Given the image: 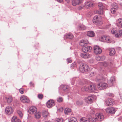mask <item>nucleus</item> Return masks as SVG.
Instances as JSON below:
<instances>
[{"label": "nucleus", "instance_id": "nucleus-1", "mask_svg": "<svg viewBox=\"0 0 122 122\" xmlns=\"http://www.w3.org/2000/svg\"><path fill=\"white\" fill-rule=\"evenodd\" d=\"M104 118V116L102 113H96L95 117L90 118V120L92 122H95L97 121H101Z\"/></svg>", "mask_w": 122, "mask_h": 122}, {"label": "nucleus", "instance_id": "nucleus-2", "mask_svg": "<svg viewBox=\"0 0 122 122\" xmlns=\"http://www.w3.org/2000/svg\"><path fill=\"white\" fill-rule=\"evenodd\" d=\"M80 71L81 72L87 73L89 71L90 69L89 66L86 64H82L79 68Z\"/></svg>", "mask_w": 122, "mask_h": 122}, {"label": "nucleus", "instance_id": "nucleus-3", "mask_svg": "<svg viewBox=\"0 0 122 122\" xmlns=\"http://www.w3.org/2000/svg\"><path fill=\"white\" fill-rule=\"evenodd\" d=\"M93 21L94 23L99 25H102L103 23L102 22L101 20V18H99L97 15L94 17Z\"/></svg>", "mask_w": 122, "mask_h": 122}, {"label": "nucleus", "instance_id": "nucleus-4", "mask_svg": "<svg viewBox=\"0 0 122 122\" xmlns=\"http://www.w3.org/2000/svg\"><path fill=\"white\" fill-rule=\"evenodd\" d=\"M96 97L94 95H92L88 96L85 98V102L89 104H91L92 102L94 100Z\"/></svg>", "mask_w": 122, "mask_h": 122}, {"label": "nucleus", "instance_id": "nucleus-5", "mask_svg": "<svg viewBox=\"0 0 122 122\" xmlns=\"http://www.w3.org/2000/svg\"><path fill=\"white\" fill-rule=\"evenodd\" d=\"M107 84L104 82L100 83L97 85L98 88L100 90H103L106 89L107 86Z\"/></svg>", "mask_w": 122, "mask_h": 122}, {"label": "nucleus", "instance_id": "nucleus-6", "mask_svg": "<svg viewBox=\"0 0 122 122\" xmlns=\"http://www.w3.org/2000/svg\"><path fill=\"white\" fill-rule=\"evenodd\" d=\"M115 103V101L112 98L107 99L105 102V105L107 106H111L114 105Z\"/></svg>", "mask_w": 122, "mask_h": 122}, {"label": "nucleus", "instance_id": "nucleus-7", "mask_svg": "<svg viewBox=\"0 0 122 122\" xmlns=\"http://www.w3.org/2000/svg\"><path fill=\"white\" fill-rule=\"evenodd\" d=\"M93 2L92 1H86L84 3V6L87 8L93 7L94 4Z\"/></svg>", "mask_w": 122, "mask_h": 122}, {"label": "nucleus", "instance_id": "nucleus-8", "mask_svg": "<svg viewBox=\"0 0 122 122\" xmlns=\"http://www.w3.org/2000/svg\"><path fill=\"white\" fill-rule=\"evenodd\" d=\"M94 53L96 54H99L102 52L101 49L97 46H96L94 47Z\"/></svg>", "mask_w": 122, "mask_h": 122}, {"label": "nucleus", "instance_id": "nucleus-9", "mask_svg": "<svg viewBox=\"0 0 122 122\" xmlns=\"http://www.w3.org/2000/svg\"><path fill=\"white\" fill-rule=\"evenodd\" d=\"M20 100L23 103H28L29 102L30 100L28 97L25 96H22L20 98Z\"/></svg>", "mask_w": 122, "mask_h": 122}, {"label": "nucleus", "instance_id": "nucleus-10", "mask_svg": "<svg viewBox=\"0 0 122 122\" xmlns=\"http://www.w3.org/2000/svg\"><path fill=\"white\" fill-rule=\"evenodd\" d=\"M46 106L48 108L51 107L55 105L54 101L51 99L50 100L48 101L46 103Z\"/></svg>", "mask_w": 122, "mask_h": 122}, {"label": "nucleus", "instance_id": "nucleus-11", "mask_svg": "<svg viewBox=\"0 0 122 122\" xmlns=\"http://www.w3.org/2000/svg\"><path fill=\"white\" fill-rule=\"evenodd\" d=\"M88 43V41L86 39L82 40L79 43L80 45L83 47L86 46Z\"/></svg>", "mask_w": 122, "mask_h": 122}, {"label": "nucleus", "instance_id": "nucleus-12", "mask_svg": "<svg viewBox=\"0 0 122 122\" xmlns=\"http://www.w3.org/2000/svg\"><path fill=\"white\" fill-rule=\"evenodd\" d=\"M92 49V47L91 46H86L83 47L82 50L83 52L86 53L90 52Z\"/></svg>", "mask_w": 122, "mask_h": 122}, {"label": "nucleus", "instance_id": "nucleus-13", "mask_svg": "<svg viewBox=\"0 0 122 122\" xmlns=\"http://www.w3.org/2000/svg\"><path fill=\"white\" fill-rule=\"evenodd\" d=\"M6 113L8 115L12 114L13 112V110L12 108L10 106L7 107L5 109Z\"/></svg>", "mask_w": 122, "mask_h": 122}, {"label": "nucleus", "instance_id": "nucleus-14", "mask_svg": "<svg viewBox=\"0 0 122 122\" xmlns=\"http://www.w3.org/2000/svg\"><path fill=\"white\" fill-rule=\"evenodd\" d=\"M106 111L107 113L112 114L114 113L115 112V108L112 107L106 108Z\"/></svg>", "mask_w": 122, "mask_h": 122}, {"label": "nucleus", "instance_id": "nucleus-15", "mask_svg": "<svg viewBox=\"0 0 122 122\" xmlns=\"http://www.w3.org/2000/svg\"><path fill=\"white\" fill-rule=\"evenodd\" d=\"M81 53L80 56L82 58H89L91 57V55L88 53Z\"/></svg>", "mask_w": 122, "mask_h": 122}, {"label": "nucleus", "instance_id": "nucleus-16", "mask_svg": "<svg viewBox=\"0 0 122 122\" xmlns=\"http://www.w3.org/2000/svg\"><path fill=\"white\" fill-rule=\"evenodd\" d=\"M37 109L36 107L34 106L31 107L29 110V112L31 114H35L36 112Z\"/></svg>", "mask_w": 122, "mask_h": 122}, {"label": "nucleus", "instance_id": "nucleus-17", "mask_svg": "<svg viewBox=\"0 0 122 122\" xmlns=\"http://www.w3.org/2000/svg\"><path fill=\"white\" fill-rule=\"evenodd\" d=\"M82 2V0H72V5L75 6L80 4Z\"/></svg>", "mask_w": 122, "mask_h": 122}, {"label": "nucleus", "instance_id": "nucleus-18", "mask_svg": "<svg viewBox=\"0 0 122 122\" xmlns=\"http://www.w3.org/2000/svg\"><path fill=\"white\" fill-rule=\"evenodd\" d=\"M89 81L85 79H82L79 80L78 82L77 83L81 85H83L85 84H88Z\"/></svg>", "mask_w": 122, "mask_h": 122}, {"label": "nucleus", "instance_id": "nucleus-19", "mask_svg": "<svg viewBox=\"0 0 122 122\" xmlns=\"http://www.w3.org/2000/svg\"><path fill=\"white\" fill-rule=\"evenodd\" d=\"M96 80L97 82L100 83L104 81L105 79L103 77L99 76V77H98L96 78Z\"/></svg>", "mask_w": 122, "mask_h": 122}, {"label": "nucleus", "instance_id": "nucleus-20", "mask_svg": "<svg viewBox=\"0 0 122 122\" xmlns=\"http://www.w3.org/2000/svg\"><path fill=\"white\" fill-rule=\"evenodd\" d=\"M12 122H21L20 120L17 118V117L15 116H13L12 118Z\"/></svg>", "mask_w": 122, "mask_h": 122}, {"label": "nucleus", "instance_id": "nucleus-21", "mask_svg": "<svg viewBox=\"0 0 122 122\" xmlns=\"http://www.w3.org/2000/svg\"><path fill=\"white\" fill-rule=\"evenodd\" d=\"M96 89V87L95 85H91L88 87L89 91L90 92H92Z\"/></svg>", "mask_w": 122, "mask_h": 122}, {"label": "nucleus", "instance_id": "nucleus-22", "mask_svg": "<svg viewBox=\"0 0 122 122\" xmlns=\"http://www.w3.org/2000/svg\"><path fill=\"white\" fill-rule=\"evenodd\" d=\"M5 99L8 103H11L12 101L13 98L11 96H9L5 97Z\"/></svg>", "mask_w": 122, "mask_h": 122}, {"label": "nucleus", "instance_id": "nucleus-23", "mask_svg": "<svg viewBox=\"0 0 122 122\" xmlns=\"http://www.w3.org/2000/svg\"><path fill=\"white\" fill-rule=\"evenodd\" d=\"M42 115L43 117L45 118L49 116V114L47 111L44 110L42 111Z\"/></svg>", "mask_w": 122, "mask_h": 122}, {"label": "nucleus", "instance_id": "nucleus-24", "mask_svg": "<svg viewBox=\"0 0 122 122\" xmlns=\"http://www.w3.org/2000/svg\"><path fill=\"white\" fill-rule=\"evenodd\" d=\"M87 35L89 37H93L95 36V33L92 31H90L87 32Z\"/></svg>", "mask_w": 122, "mask_h": 122}, {"label": "nucleus", "instance_id": "nucleus-25", "mask_svg": "<svg viewBox=\"0 0 122 122\" xmlns=\"http://www.w3.org/2000/svg\"><path fill=\"white\" fill-rule=\"evenodd\" d=\"M98 6L99 7V9H105L106 5L102 3H99L98 4Z\"/></svg>", "mask_w": 122, "mask_h": 122}, {"label": "nucleus", "instance_id": "nucleus-26", "mask_svg": "<svg viewBox=\"0 0 122 122\" xmlns=\"http://www.w3.org/2000/svg\"><path fill=\"white\" fill-rule=\"evenodd\" d=\"M61 88L64 91H67L69 89V87L68 86L65 85H62Z\"/></svg>", "mask_w": 122, "mask_h": 122}, {"label": "nucleus", "instance_id": "nucleus-27", "mask_svg": "<svg viewBox=\"0 0 122 122\" xmlns=\"http://www.w3.org/2000/svg\"><path fill=\"white\" fill-rule=\"evenodd\" d=\"M122 35V30H119L117 33L115 35V36L116 37L119 38Z\"/></svg>", "mask_w": 122, "mask_h": 122}, {"label": "nucleus", "instance_id": "nucleus-28", "mask_svg": "<svg viewBox=\"0 0 122 122\" xmlns=\"http://www.w3.org/2000/svg\"><path fill=\"white\" fill-rule=\"evenodd\" d=\"M109 55L110 56H113L115 53V49L113 48H111L110 49Z\"/></svg>", "mask_w": 122, "mask_h": 122}, {"label": "nucleus", "instance_id": "nucleus-29", "mask_svg": "<svg viewBox=\"0 0 122 122\" xmlns=\"http://www.w3.org/2000/svg\"><path fill=\"white\" fill-rule=\"evenodd\" d=\"M118 26L122 28V19L119 18L117 21Z\"/></svg>", "mask_w": 122, "mask_h": 122}, {"label": "nucleus", "instance_id": "nucleus-30", "mask_svg": "<svg viewBox=\"0 0 122 122\" xmlns=\"http://www.w3.org/2000/svg\"><path fill=\"white\" fill-rule=\"evenodd\" d=\"M106 39H105V42L108 43H111L112 42V40L110 37L108 36H105Z\"/></svg>", "mask_w": 122, "mask_h": 122}, {"label": "nucleus", "instance_id": "nucleus-31", "mask_svg": "<svg viewBox=\"0 0 122 122\" xmlns=\"http://www.w3.org/2000/svg\"><path fill=\"white\" fill-rule=\"evenodd\" d=\"M71 109L68 108H66L64 110V112L66 114H69L71 113Z\"/></svg>", "mask_w": 122, "mask_h": 122}, {"label": "nucleus", "instance_id": "nucleus-32", "mask_svg": "<svg viewBox=\"0 0 122 122\" xmlns=\"http://www.w3.org/2000/svg\"><path fill=\"white\" fill-rule=\"evenodd\" d=\"M80 122H90L89 120L85 117H82L80 119Z\"/></svg>", "mask_w": 122, "mask_h": 122}, {"label": "nucleus", "instance_id": "nucleus-33", "mask_svg": "<svg viewBox=\"0 0 122 122\" xmlns=\"http://www.w3.org/2000/svg\"><path fill=\"white\" fill-rule=\"evenodd\" d=\"M66 37L69 39H72L74 37L73 35L69 33L66 35Z\"/></svg>", "mask_w": 122, "mask_h": 122}, {"label": "nucleus", "instance_id": "nucleus-34", "mask_svg": "<svg viewBox=\"0 0 122 122\" xmlns=\"http://www.w3.org/2000/svg\"><path fill=\"white\" fill-rule=\"evenodd\" d=\"M78 28L80 30H83L86 29V27L83 25H81L78 26Z\"/></svg>", "mask_w": 122, "mask_h": 122}, {"label": "nucleus", "instance_id": "nucleus-35", "mask_svg": "<svg viewBox=\"0 0 122 122\" xmlns=\"http://www.w3.org/2000/svg\"><path fill=\"white\" fill-rule=\"evenodd\" d=\"M68 122H77V121L76 118L72 117L69 119Z\"/></svg>", "mask_w": 122, "mask_h": 122}, {"label": "nucleus", "instance_id": "nucleus-36", "mask_svg": "<svg viewBox=\"0 0 122 122\" xmlns=\"http://www.w3.org/2000/svg\"><path fill=\"white\" fill-rule=\"evenodd\" d=\"M118 31V29L117 28H114L112 29L111 30L112 33L113 34L117 33Z\"/></svg>", "mask_w": 122, "mask_h": 122}, {"label": "nucleus", "instance_id": "nucleus-37", "mask_svg": "<svg viewBox=\"0 0 122 122\" xmlns=\"http://www.w3.org/2000/svg\"><path fill=\"white\" fill-rule=\"evenodd\" d=\"M41 116V113L39 112H36L35 113V117L36 118L38 119L40 118Z\"/></svg>", "mask_w": 122, "mask_h": 122}, {"label": "nucleus", "instance_id": "nucleus-38", "mask_svg": "<svg viewBox=\"0 0 122 122\" xmlns=\"http://www.w3.org/2000/svg\"><path fill=\"white\" fill-rule=\"evenodd\" d=\"M111 6L112 8L116 9H117L118 8V6L117 4L115 3L114 2L112 3L111 4Z\"/></svg>", "mask_w": 122, "mask_h": 122}, {"label": "nucleus", "instance_id": "nucleus-39", "mask_svg": "<svg viewBox=\"0 0 122 122\" xmlns=\"http://www.w3.org/2000/svg\"><path fill=\"white\" fill-rule=\"evenodd\" d=\"M90 113L92 114H94L95 113V108L91 107L90 108Z\"/></svg>", "mask_w": 122, "mask_h": 122}, {"label": "nucleus", "instance_id": "nucleus-40", "mask_svg": "<svg viewBox=\"0 0 122 122\" xmlns=\"http://www.w3.org/2000/svg\"><path fill=\"white\" fill-rule=\"evenodd\" d=\"M82 91H89L88 87H87L86 86H83L82 87L81 89Z\"/></svg>", "mask_w": 122, "mask_h": 122}, {"label": "nucleus", "instance_id": "nucleus-41", "mask_svg": "<svg viewBox=\"0 0 122 122\" xmlns=\"http://www.w3.org/2000/svg\"><path fill=\"white\" fill-rule=\"evenodd\" d=\"M76 67V63L74 62L71 64L70 66V68L71 69L75 68Z\"/></svg>", "mask_w": 122, "mask_h": 122}, {"label": "nucleus", "instance_id": "nucleus-42", "mask_svg": "<svg viewBox=\"0 0 122 122\" xmlns=\"http://www.w3.org/2000/svg\"><path fill=\"white\" fill-rule=\"evenodd\" d=\"M103 11L102 9H99L97 11V13L99 15L102 14L103 13Z\"/></svg>", "mask_w": 122, "mask_h": 122}, {"label": "nucleus", "instance_id": "nucleus-43", "mask_svg": "<svg viewBox=\"0 0 122 122\" xmlns=\"http://www.w3.org/2000/svg\"><path fill=\"white\" fill-rule=\"evenodd\" d=\"M107 83L108 85L109 86H112L114 84V83L110 81V80L108 81Z\"/></svg>", "mask_w": 122, "mask_h": 122}, {"label": "nucleus", "instance_id": "nucleus-44", "mask_svg": "<svg viewBox=\"0 0 122 122\" xmlns=\"http://www.w3.org/2000/svg\"><path fill=\"white\" fill-rule=\"evenodd\" d=\"M105 36H102L100 39V41H103L105 42Z\"/></svg>", "mask_w": 122, "mask_h": 122}, {"label": "nucleus", "instance_id": "nucleus-45", "mask_svg": "<svg viewBox=\"0 0 122 122\" xmlns=\"http://www.w3.org/2000/svg\"><path fill=\"white\" fill-rule=\"evenodd\" d=\"M63 121L62 118H58L56 119L55 122H63Z\"/></svg>", "mask_w": 122, "mask_h": 122}, {"label": "nucleus", "instance_id": "nucleus-46", "mask_svg": "<svg viewBox=\"0 0 122 122\" xmlns=\"http://www.w3.org/2000/svg\"><path fill=\"white\" fill-rule=\"evenodd\" d=\"M17 113L19 115L20 117L21 118H22L23 116V114L21 112V111H17Z\"/></svg>", "mask_w": 122, "mask_h": 122}, {"label": "nucleus", "instance_id": "nucleus-47", "mask_svg": "<svg viewBox=\"0 0 122 122\" xmlns=\"http://www.w3.org/2000/svg\"><path fill=\"white\" fill-rule=\"evenodd\" d=\"M63 101V99L61 97H59L57 99L58 102H62Z\"/></svg>", "mask_w": 122, "mask_h": 122}, {"label": "nucleus", "instance_id": "nucleus-48", "mask_svg": "<svg viewBox=\"0 0 122 122\" xmlns=\"http://www.w3.org/2000/svg\"><path fill=\"white\" fill-rule=\"evenodd\" d=\"M96 60L98 61H99L101 60V57L98 56H96Z\"/></svg>", "mask_w": 122, "mask_h": 122}, {"label": "nucleus", "instance_id": "nucleus-49", "mask_svg": "<svg viewBox=\"0 0 122 122\" xmlns=\"http://www.w3.org/2000/svg\"><path fill=\"white\" fill-rule=\"evenodd\" d=\"M117 10V9H116L112 8L111 9V12L113 14H114L116 12V10Z\"/></svg>", "mask_w": 122, "mask_h": 122}, {"label": "nucleus", "instance_id": "nucleus-50", "mask_svg": "<svg viewBox=\"0 0 122 122\" xmlns=\"http://www.w3.org/2000/svg\"><path fill=\"white\" fill-rule=\"evenodd\" d=\"M76 104H77L78 105H82L83 103V102L82 101H77L76 102Z\"/></svg>", "mask_w": 122, "mask_h": 122}, {"label": "nucleus", "instance_id": "nucleus-51", "mask_svg": "<svg viewBox=\"0 0 122 122\" xmlns=\"http://www.w3.org/2000/svg\"><path fill=\"white\" fill-rule=\"evenodd\" d=\"M19 92L21 94H23L24 92V90L23 88H21L19 89Z\"/></svg>", "mask_w": 122, "mask_h": 122}, {"label": "nucleus", "instance_id": "nucleus-52", "mask_svg": "<svg viewBox=\"0 0 122 122\" xmlns=\"http://www.w3.org/2000/svg\"><path fill=\"white\" fill-rule=\"evenodd\" d=\"M110 80L114 83L115 82V79L114 77H111Z\"/></svg>", "mask_w": 122, "mask_h": 122}, {"label": "nucleus", "instance_id": "nucleus-53", "mask_svg": "<svg viewBox=\"0 0 122 122\" xmlns=\"http://www.w3.org/2000/svg\"><path fill=\"white\" fill-rule=\"evenodd\" d=\"M95 72L92 71L90 73V76H94L95 75Z\"/></svg>", "mask_w": 122, "mask_h": 122}, {"label": "nucleus", "instance_id": "nucleus-54", "mask_svg": "<svg viewBox=\"0 0 122 122\" xmlns=\"http://www.w3.org/2000/svg\"><path fill=\"white\" fill-rule=\"evenodd\" d=\"M43 96L42 94H39L38 95V97L40 99H41L43 98Z\"/></svg>", "mask_w": 122, "mask_h": 122}, {"label": "nucleus", "instance_id": "nucleus-55", "mask_svg": "<svg viewBox=\"0 0 122 122\" xmlns=\"http://www.w3.org/2000/svg\"><path fill=\"white\" fill-rule=\"evenodd\" d=\"M67 61L68 63H71L72 62V60L70 58H67Z\"/></svg>", "mask_w": 122, "mask_h": 122}, {"label": "nucleus", "instance_id": "nucleus-56", "mask_svg": "<svg viewBox=\"0 0 122 122\" xmlns=\"http://www.w3.org/2000/svg\"><path fill=\"white\" fill-rule=\"evenodd\" d=\"M84 7L83 6H81L79 7L78 9L79 10H81Z\"/></svg>", "mask_w": 122, "mask_h": 122}, {"label": "nucleus", "instance_id": "nucleus-57", "mask_svg": "<svg viewBox=\"0 0 122 122\" xmlns=\"http://www.w3.org/2000/svg\"><path fill=\"white\" fill-rule=\"evenodd\" d=\"M76 79V78H74L72 79V81H71V84L72 85H73L74 84V81Z\"/></svg>", "mask_w": 122, "mask_h": 122}, {"label": "nucleus", "instance_id": "nucleus-58", "mask_svg": "<svg viewBox=\"0 0 122 122\" xmlns=\"http://www.w3.org/2000/svg\"><path fill=\"white\" fill-rule=\"evenodd\" d=\"M30 86L34 87V84L33 83H32V82H30Z\"/></svg>", "mask_w": 122, "mask_h": 122}, {"label": "nucleus", "instance_id": "nucleus-59", "mask_svg": "<svg viewBox=\"0 0 122 122\" xmlns=\"http://www.w3.org/2000/svg\"><path fill=\"white\" fill-rule=\"evenodd\" d=\"M102 64L103 65L105 66H107L106 65H107V63L106 62H104L102 63Z\"/></svg>", "mask_w": 122, "mask_h": 122}, {"label": "nucleus", "instance_id": "nucleus-60", "mask_svg": "<svg viewBox=\"0 0 122 122\" xmlns=\"http://www.w3.org/2000/svg\"><path fill=\"white\" fill-rule=\"evenodd\" d=\"M108 95L112 97H113V94L112 93H108Z\"/></svg>", "mask_w": 122, "mask_h": 122}, {"label": "nucleus", "instance_id": "nucleus-61", "mask_svg": "<svg viewBox=\"0 0 122 122\" xmlns=\"http://www.w3.org/2000/svg\"><path fill=\"white\" fill-rule=\"evenodd\" d=\"M59 3H61L62 2L63 0H56Z\"/></svg>", "mask_w": 122, "mask_h": 122}, {"label": "nucleus", "instance_id": "nucleus-62", "mask_svg": "<svg viewBox=\"0 0 122 122\" xmlns=\"http://www.w3.org/2000/svg\"><path fill=\"white\" fill-rule=\"evenodd\" d=\"M44 122H51L50 121H45Z\"/></svg>", "mask_w": 122, "mask_h": 122}, {"label": "nucleus", "instance_id": "nucleus-63", "mask_svg": "<svg viewBox=\"0 0 122 122\" xmlns=\"http://www.w3.org/2000/svg\"><path fill=\"white\" fill-rule=\"evenodd\" d=\"M120 118L121 119H122V117H121Z\"/></svg>", "mask_w": 122, "mask_h": 122}, {"label": "nucleus", "instance_id": "nucleus-64", "mask_svg": "<svg viewBox=\"0 0 122 122\" xmlns=\"http://www.w3.org/2000/svg\"><path fill=\"white\" fill-rule=\"evenodd\" d=\"M105 71H103V72H104Z\"/></svg>", "mask_w": 122, "mask_h": 122}]
</instances>
